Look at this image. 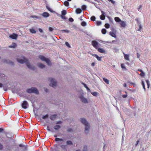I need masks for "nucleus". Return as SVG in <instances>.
Here are the masks:
<instances>
[{
	"mask_svg": "<svg viewBox=\"0 0 151 151\" xmlns=\"http://www.w3.org/2000/svg\"><path fill=\"white\" fill-rule=\"evenodd\" d=\"M17 60L18 62L21 64L25 63L28 68L32 70L35 69V67L31 65L28 60L23 56L21 57V58H17Z\"/></svg>",
	"mask_w": 151,
	"mask_h": 151,
	"instance_id": "f257e3e1",
	"label": "nucleus"
},
{
	"mask_svg": "<svg viewBox=\"0 0 151 151\" xmlns=\"http://www.w3.org/2000/svg\"><path fill=\"white\" fill-rule=\"evenodd\" d=\"M81 122L84 124L85 126V132L86 134L88 133L90 129V126L89 124L84 119H81Z\"/></svg>",
	"mask_w": 151,
	"mask_h": 151,
	"instance_id": "f03ea898",
	"label": "nucleus"
},
{
	"mask_svg": "<svg viewBox=\"0 0 151 151\" xmlns=\"http://www.w3.org/2000/svg\"><path fill=\"white\" fill-rule=\"evenodd\" d=\"M27 92L29 93H34L37 94L38 93V91L37 89L34 87L27 89Z\"/></svg>",
	"mask_w": 151,
	"mask_h": 151,
	"instance_id": "7ed1b4c3",
	"label": "nucleus"
},
{
	"mask_svg": "<svg viewBox=\"0 0 151 151\" xmlns=\"http://www.w3.org/2000/svg\"><path fill=\"white\" fill-rule=\"evenodd\" d=\"M39 58L42 61L45 62L48 65H51V62L49 59L46 58L45 57L42 55L40 56Z\"/></svg>",
	"mask_w": 151,
	"mask_h": 151,
	"instance_id": "20e7f679",
	"label": "nucleus"
},
{
	"mask_svg": "<svg viewBox=\"0 0 151 151\" xmlns=\"http://www.w3.org/2000/svg\"><path fill=\"white\" fill-rule=\"evenodd\" d=\"M49 80L50 82V86L53 87H55L57 85V82L56 80L52 78H50Z\"/></svg>",
	"mask_w": 151,
	"mask_h": 151,
	"instance_id": "39448f33",
	"label": "nucleus"
},
{
	"mask_svg": "<svg viewBox=\"0 0 151 151\" xmlns=\"http://www.w3.org/2000/svg\"><path fill=\"white\" fill-rule=\"evenodd\" d=\"M79 98L81 101L85 104H86L88 103V100L87 98L84 97V96L82 94L81 95Z\"/></svg>",
	"mask_w": 151,
	"mask_h": 151,
	"instance_id": "423d86ee",
	"label": "nucleus"
},
{
	"mask_svg": "<svg viewBox=\"0 0 151 151\" xmlns=\"http://www.w3.org/2000/svg\"><path fill=\"white\" fill-rule=\"evenodd\" d=\"M92 45L96 49H97L99 47V43L95 41H93L92 42Z\"/></svg>",
	"mask_w": 151,
	"mask_h": 151,
	"instance_id": "0eeeda50",
	"label": "nucleus"
},
{
	"mask_svg": "<svg viewBox=\"0 0 151 151\" xmlns=\"http://www.w3.org/2000/svg\"><path fill=\"white\" fill-rule=\"evenodd\" d=\"M28 104L27 102L26 101H24L22 103V106L23 108L24 109H26L27 108V106H28Z\"/></svg>",
	"mask_w": 151,
	"mask_h": 151,
	"instance_id": "6e6552de",
	"label": "nucleus"
},
{
	"mask_svg": "<svg viewBox=\"0 0 151 151\" xmlns=\"http://www.w3.org/2000/svg\"><path fill=\"white\" fill-rule=\"evenodd\" d=\"M63 142L61 143V144L60 145V146L61 148V149L65 150H66V145H65L63 144Z\"/></svg>",
	"mask_w": 151,
	"mask_h": 151,
	"instance_id": "1a4fd4ad",
	"label": "nucleus"
},
{
	"mask_svg": "<svg viewBox=\"0 0 151 151\" xmlns=\"http://www.w3.org/2000/svg\"><path fill=\"white\" fill-rule=\"evenodd\" d=\"M97 49L98 51L100 53L104 54L106 53L105 50L103 48H98Z\"/></svg>",
	"mask_w": 151,
	"mask_h": 151,
	"instance_id": "9d476101",
	"label": "nucleus"
},
{
	"mask_svg": "<svg viewBox=\"0 0 151 151\" xmlns=\"http://www.w3.org/2000/svg\"><path fill=\"white\" fill-rule=\"evenodd\" d=\"M101 12L102 13V14L100 16V18L101 19L104 20L105 19V13L103 11H101Z\"/></svg>",
	"mask_w": 151,
	"mask_h": 151,
	"instance_id": "9b49d317",
	"label": "nucleus"
},
{
	"mask_svg": "<svg viewBox=\"0 0 151 151\" xmlns=\"http://www.w3.org/2000/svg\"><path fill=\"white\" fill-rule=\"evenodd\" d=\"M9 37L12 39H16L17 37V35L14 33L12 35H10Z\"/></svg>",
	"mask_w": 151,
	"mask_h": 151,
	"instance_id": "f8f14e48",
	"label": "nucleus"
},
{
	"mask_svg": "<svg viewBox=\"0 0 151 151\" xmlns=\"http://www.w3.org/2000/svg\"><path fill=\"white\" fill-rule=\"evenodd\" d=\"M124 58L126 60L129 61V55L125 54L124 52H123Z\"/></svg>",
	"mask_w": 151,
	"mask_h": 151,
	"instance_id": "ddd939ff",
	"label": "nucleus"
},
{
	"mask_svg": "<svg viewBox=\"0 0 151 151\" xmlns=\"http://www.w3.org/2000/svg\"><path fill=\"white\" fill-rule=\"evenodd\" d=\"M41 15L44 17H47L50 16L49 14L48 13L46 12H43Z\"/></svg>",
	"mask_w": 151,
	"mask_h": 151,
	"instance_id": "4468645a",
	"label": "nucleus"
},
{
	"mask_svg": "<svg viewBox=\"0 0 151 151\" xmlns=\"http://www.w3.org/2000/svg\"><path fill=\"white\" fill-rule=\"evenodd\" d=\"M37 66L40 68H43L45 67V65L41 63H39L37 65Z\"/></svg>",
	"mask_w": 151,
	"mask_h": 151,
	"instance_id": "2eb2a0df",
	"label": "nucleus"
},
{
	"mask_svg": "<svg viewBox=\"0 0 151 151\" xmlns=\"http://www.w3.org/2000/svg\"><path fill=\"white\" fill-rule=\"evenodd\" d=\"M93 56L96 58L97 60L98 61H101V59H102V57H99V56L97 55V54H94L93 55Z\"/></svg>",
	"mask_w": 151,
	"mask_h": 151,
	"instance_id": "dca6fc26",
	"label": "nucleus"
},
{
	"mask_svg": "<svg viewBox=\"0 0 151 151\" xmlns=\"http://www.w3.org/2000/svg\"><path fill=\"white\" fill-rule=\"evenodd\" d=\"M55 140L56 142L60 141V142H63L64 141V139L63 138H56L55 139Z\"/></svg>",
	"mask_w": 151,
	"mask_h": 151,
	"instance_id": "f3484780",
	"label": "nucleus"
},
{
	"mask_svg": "<svg viewBox=\"0 0 151 151\" xmlns=\"http://www.w3.org/2000/svg\"><path fill=\"white\" fill-rule=\"evenodd\" d=\"M121 26L123 27H124L126 26V23L125 22L123 21H121L120 23Z\"/></svg>",
	"mask_w": 151,
	"mask_h": 151,
	"instance_id": "a211bd4d",
	"label": "nucleus"
},
{
	"mask_svg": "<svg viewBox=\"0 0 151 151\" xmlns=\"http://www.w3.org/2000/svg\"><path fill=\"white\" fill-rule=\"evenodd\" d=\"M46 8L49 11L51 12H54V11L51 8H50V6L48 5H47L46 6Z\"/></svg>",
	"mask_w": 151,
	"mask_h": 151,
	"instance_id": "6ab92c4d",
	"label": "nucleus"
},
{
	"mask_svg": "<svg viewBox=\"0 0 151 151\" xmlns=\"http://www.w3.org/2000/svg\"><path fill=\"white\" fill-rule=\"evenodd\" d=\"M60 128V126L59 125H56L54 126V128L56 130H58Z\"/></svg>",
	"mask_w": 151,
	"mask_h": 151,
	"instance_id": "aec40b11",
	"label": "nucleus"
},
{
	"mask_svg": "<svg viewBox=\"0 0 151 151\" xmlns=\"http://www.w3.org/2000/svg\"><path fill=\"white\" fill-rule=\"evenodd\" d=\"M82 10L78 8L76 9V12L77 14H80L81 13Z\"/></svg>",
	"mask_w": 151,
	"mask_h": 151,
	"instance_id": "412c9836",
	"label": "nucleus"
},
{
	"mask_svg": "<svg viewBox=\"0 0 151 151\" xmlns=\"http://www.w3.org/2000/svg\"><path fill=\"white\" fill-rule=\"evenodd\" d=\"M91 94L93 96H97L99 94V93L96 92H92L91 93Z\"/></svg>",
	"mask_w": 151,
	"mask_h": 151,
	"instance_id": "4be33fe9",
	"label": "nucleus"
},
{
	"mask_svg": "<svg viewBox=\"0 0 151 151\" xmlns=\"http://www.w3.org/2000/svg\"><path fill=\"white\" fill-rule=\"evenodd\" d=\"M56 115H53L50 116V118L52 120H54L55 117H56Z\"/></svg>",
	"mask_w": 151,
	"mask_h": 151,
	"instance_id": "5701e85b",
	"label": "nucleus"
},
{
	"mask_svg": "<svg viewBox=\"0 0 151 151\" xmlns=\"http://www.w3.org/2000/svg\"><path fill=\"white\" fill-rule=\"evenodd\" d=\"M87 151V146H84L83 149V151ZM76 151H81L80 150H76Z\"/></svg>",
	"mask_w": 151,
	"mask_h": 151,
	"instance_id": "b1692460",
	"label": "nucleus"
},
{
	"mask_svg": "<svg viewBox=\"0 0 151 151\" xmlns=\"http://www.w3.org/2000/svg\"><path fill=\"white\" fill-rule=\"evenodd\" d=\"M115 20L117 22H120L121 20L118 17H115L114 18Z\"/></svg>",
	"mask_w": 151,
	"mask_h": 151,
	"instance_id": "393cba45",
	"label": "nucleus"
},
{
	"mask_svg": "<svg viewBox=\"0 0 151 151\" xmlns=\"http://www.w3.org/2000/svg\"><path fill=\"white\" fill-rule=\"evenodd\" d=\"M66 144L67 145H72L73 143L70 140L67 141L66 142Z\"/></svg>",
	"mask_w": 151,
	"mask_h": 151,
	"instance_id": "a878e982",
	"label": "nucleus"
},
{
	"mask_svg": "<svg viewBox=\"0 0 151 151\" xmlns=\"http://www.w3.org/2000/svg\"><path fill=\"white\" fill-rule=\"evenodd\" d=\"M109 34L112 37H116V36L115 33L113 32H110Z\"/></svg>",
	"mask_w": 151,
	"mask_h": 151,
	"instance_id": "bb28decb",
	"label": "nucleus"
},
{
	"mask_svg": "<svg viewBox=\"0 0 151 151\" xmlns=\"http://www.w3.org/2000/svg\"><path fill=\"white\" fill-rule=\"evenodd\" d=\"M103 80L107 84H109V81L107 79L103 78Z\"/></svg>",
	"mask_w": 151,
	"mask_h": 151,
	"instance_id": "cd10ccee",
	"label": "nucleus"
},
{
	"mask_svg": "<svg viewBox=\"0 0 151 151\" xmlns=\"http://www.w3.org/2000/svg\"><path fill=\"white\" fill-rule=\"evenodd\" d=\"M16 46V44L15 43H13L12 45H11L9 46V47L14 48Z\"/></svg>",
	"mask_w": 151,
	"mask_h": 151,
	"instance_id": "c85d7f7f",
	"label": "nucleus"
},
{
	"mask_svg": "<svg viewBox=\"0 0 151 151\" xmlns=\"http://www.w3.org/2000/svg\"><path fill=\"white\" fill-rule=\"evenodd\" d=\"M61 31L62 32V33H68L70 32L69 30L68 29L62 30H61Z\"/></svg>",
	"mask_w": 151,
	"mask_h": 151,
	"instance_id": "c756f323",
	"label": "nucleus"
},
{
	"mask_svg": "<svg viewBox=\"0 0 151 151\" xmlns=\"http://www.w3.org/2000/svg\"><path fill=\"white\" fill-rule=\"evenodd\" d=\"M82 84L84 86V87L87 89V91H90V89L87 87L86 84L83 83H82Z\"/></svg>",
	"mask_w": 151,
	"mask_h": 151,
	"instance_id": "7c9ffc66",
	"label": "nucleus"
},
{
	"mask_svg": "<svg viewBox=\"0 0 151 151\" xmlns=\"http://www.w3.org/2000/svg\"><path fill=\"white\" fill-rule=\"evenodd\" d=\"M64 4L65 6H68L69 5V2L66 1H65L64 2Z\"/></svg>",
	"mask_w": 151,
	"mask_h": 151,
	"instance_id": "2f4dec72",
	"label": "nucleus"
},
{
	"mask_svg": "<svg viewBox=\"0 0 151 151\" xmlns=\"http://www.w3.org/2000/svg\"><path fill=\"white\" fill-rule=\"evenodd\" d=\"M30 31L32 33H35L36 32V31L35 29H30Z\"/></svg>",
	"mask_w": 151,
	"mask_h": 151,
	"instance_id": "473e14b6",
	"label": "nucleus"
},
{
	"mask_svg": "<svg viewBox=\"0 0 151 151\" xmlns=\"http://www.w3.org/2000/svg\"><path fill=\"white\" fill-rule=\"evenodd\" d=\"M101 32H102V33L103 34H105L106 33V30L105 29H102Z\"/></svg>",
	"mask_w": 151,
	"mask_h": 151,
	"instance_id": "72a5a7b5",
	"label": "nucleus"
},
{
	"mask_svg": "<svg viewBox=\"0 0 151 151\" xmlns=\"http://www.w3.org/2000/svg\"><path fill=\"white\" fill-rule=\"evenodd\" d=\"M86 25V23L85 22H83L81 23V25L83 26H85Z\"/></svg>",
	"mask_w": 151,
	"mask_h": 151,
	"instance_id": "f704fd0d",
	"label": "nucleus"
},
{
	"mask_svg": "<svg viewBox=\"0 0 151 151\" xmlns=\"http://www.w3.org/2000/svg\"><path fill=\"white\" fill-rule=\"evenodd\" d=\"M138 26L139 27V28L138 29V31H141V29H142V27L141 25V24H139Z\"/></svg>",
	"mask_w": 151,
	"mask_h": 151,
	"instance_id": "c9c22d12",
	"label": "nucleus"
},
{
	"mask_svg": "<svg viewBox=\"0 0 151 151\" xmlns=\"http://www.w3.org/2000/svg\"><path fill=\"white\" fill-rule=\"evenodd\" d=\"M48 117V114H46L45 116H43L42 118L43 119H45Z\"/></svg>",
	"mask_w": 151,
	"mask_h": 151,
	"instance_id": "e433bc0d",
	"label": "nucleus"
},
{
	"mask_svg": "<svg viewBox=\"0 0 151 151\" xmlns=\"http://www.w3.org/2000/svg\"><path fill=\"white\" fill-rule=\"evenodd\" d=\"M146 82L147 83V86L148 88H149V85H150V81L149 80H146Z\"/></svg>",
	"mask_w": 151,
	"mask_h": 151,
	"instance_id": "4c0bfd02",
	"label": "nucleus"
},
{
	"mask_svg": "<svg viewBox=\"0 0 151 151\" xmlns=\"http://www.w3.org/2000/svg\"><path fill=\"white\" fill-rule=\"evenodd\" d=\"M142 87H143V89L145 90L146 89H145V83H144V81H142Z\"/></svg>",
	"mask_w": 151,
	"mask_h": 151,
	"instance_id": "58836bf2",
	"label": "nucleus"
},
{
	"mask_svg": "<svg viewBox=\"0 0 151 151\" xmlns=\"http://www.w3.org/2000/svg\"><path fill=\"white\" fill-rule=\"evenodd\" d=\"M96 19V17L94 16H92L91 18V19L93 21H94Z\"/></svg>",
	"mask_w": 151,
	"mask_h": 151,
	"instance_id": "ea45409f",
	"label": "nucleus"
},
{
	"mask_svg": "<svg viewBox=\"0 0 151 151\" xmlns=\"http://www.w3.org/2000/svg\"><path fill=\"white\" fill-rule=\"evenodd\" d=\"M65 45L68 47L70 48V46L68 42H65Z\"/></svg>",
	"mask_w": 151,
	"mask_h": 151,
	"instance_id": "a19ab883",
	"label": "nucleus"
},
{
	"mask_svg": "<svg viewBox=\"0 0 151 151\" xmlns=\"http://www.w3.org/2000/svg\"><path fill=\"white\" fill-rule=\"evenodd\" d=\"M109 26L110 25L108 24H105V27L107 29L109 28Z\"/></svg>",
	"mask_w": 151,
	"mask_h": 151,
	"instance_id": "79ce46f5",
	"label": "nucleus"
},
{
	"mask_svg": "<svg viewBox=\"0 0 151 151\" xmlns=\"http://www.w3.org/2000/svg\"><path fill=\"white\" fill-rule=\"evenodd\" d=\"M86 6L85 5H83L81 7V8L83 10H85L86 9Z\"/></svg>",
	"mask_w": 151,
	"mask_h": 151,
	"instance_id": "37998d69",
	"label": "nucleus"
},
{
	"mask_svg": "<svg viewBox=\"0 0 151 151\" xmlns=\"http://www.w3.org/2000/svg\"><path fill=\"white\" fill-rule=\"evenodd\" d=\"M66 14V12L65 10H63L62 12V14L63 15H65Z\"/></svg>",
	"mask_w": 151,
	"mask_h": 151,
	"instance_id": "c03bdc74",
	"label": "nucleus"
},
{
	"mask_svg": "<svg viewBox=\"0 0 151 151\" xmlns=\"http://www.w3.org/2000/svg\"><path fill=\"white\" fill-rule=\"evenodd\" d=\"M101 24V22L100 21H97V24L98 26L100 25Z\"/></svg>",
	"mask_w": 151,
	"mask_h": 151,
	"instance_id": "a18cd8bd",
	"label": "nucleus"
},
{
	"mask_svg": "<svg viewBox=\"0 0 151 151\" xmlns=\"http://www.w3.org/2000/svg\"><path fill=\"white\" fill-rule=\"evenodd\" d=\"M121 67L122 68L126 69V68L125 67L124 64H121Z\"/></svg>",
	"mask_w": 151,
	"mask_h": 151,
	"instance_id": "49530a36",
	"label": "nucleus"
},
{
	"mask_svg": "<svg viewBox=\"0 0 151 151\" xmlns=\"http://www.w3.org/2000/svg\"><path fill=\"white\" fill-rule=\"evenodd\" d=\"M140 75L141 76H144L145 75V73L143 72V71L140 74Z\"/></svg>",
	"mask_w": 151,
	"mask_h": 151,
	"instance_id": "de8ad7c7",
	"label": "nucleus"
},
{
	"mask_svg": "<svg viewBox=\"0 0 151 151\" xmlns=\"http://www.w3.org/2000/svg\"><path fill=\"white\" fill-rule=\"evenodd\" d=\"M69 21L70 22H73V19L72 18H70L69 19Z\"/></svg>",
	"mask_w": 151,
	"mask_h": 151,
	"instance_id": "09e8293b",
	"label": "nucleus"
},
{
	"mask_svg": "<svg viewBox=\"0 0 151 151\" xmlns=\"http://www.w3.org/2000/svg\"><path fill=\"white\" fill-rule=\"evenodd\" d=\"M141 7H142V6L140 5L139 6V8L138 9V10L140 12L141 11Z\"/></svg>",
	"mask_w": 151,
	"mask_h": 151,
	"instance_id": "8fccbe9b",
	"label": "nucleus"
},
{
	"mask_svg": "<svg viewBox=\"0 0 151 151\" xmlns=\"http://www.w3.org/2000/svg\"><path fill=\"white\" fill-rule=\"evenodd\" d=\"M49 30L50 31L52 32L53 30V29L51 27H49Z\"/></svg>",
	"mask_w": 151,
	"mask_h": 151,
	"instance_id": "3c124183",
	"label": "nucleus"
},
{
	"mask_svg": "<svg viewBox=\"0 0 151 151\" xmlns=\"http://www.w3.org/2000/svg\"><path fill=\"white\" fill-rule=\"evenodd\" d=\"M4 77H5V75L4 74H1L0 75V78H3Z\"/></svg>",
	"mask_w": 151,
	"mask_h": 151,
	"instance_id": "603ef678",
	"label": "nucleus"
},
{
	"mask_svg": "<svg viewBox=\"0 0 151 151\" xmlns=\"http://www.w3.org/2000/svg\"><path fill=\"white\" fill-rule=\"evenodd\" d=\"M127 95L125 94V95H122V96L123 98H126L127 97Z\"/></svg>",
	"mask_w": 151,
	"mask_h": 151,
	"instance_id": "864d4df0",
	"label": "nucleus"
},
{
	"mask_svg": "<svg viewBox=\"0 0 151 151\" xmlns=\"http://www.w3.org/2000/svg\"><path fill=\"white\" fill-rule=\"evenodd\" d=\"M47 129L49 131H51V130L50 129V128H49V127L48 126H47Z\"/></svg>",
	"mask_w": 151,
	"mask_h": 151,
	"instance_id": "5fc2aeb1",
	"label": "nucleus"
},
{
	"mask_svg": "<svg viewBox=\"0 0 151 151\" xmlns=\"http://www.w3.org/2000/svg\"><path fill=\"white\" fill-rule=\"evenodd\" d=\"M31 17L33 18H35L36 19L38 18V17L36 16H32Z\"/></svg>",
	"mask_w": 151,
	"mask_h": 151,
	"instance_id": "6e6d98bb",
	"label": "nucleus"
},
{
	"mask_svg": "<svg viewBox=\"0 0 151 151\" xmlns=\"http://www.w3.org/2000/svg\"><path fill=\"white\" fill-rule=\"evenodd\" d=\"M61 123H62L61 121H59L57 122H56V124H61Z\"/></svg>",
	"mask_w": 151,
	"mask_h": 151,
	"instance_id": "4d7b16f0",
	"label": "nucleus"
},
{
	"mask_svg": "<svg viewBox=\"0 0 151 151\" xmlns=\"http://www.w3.org/2000/svg\"><path fill=\"white\" fill-rule=\"evenodd\" d=\"M139 140H137V142H136V143L135 144V146H137V145H138V144H139Z\"/></svg>",
	"mask_w": 151,
	"mask_h": 151,
	"instance_id": "13d9d810",
	"label": "nucleus"
},
{
	"mask_svg": "<svg viewBox=\"0 0 151 151\" xmlns=\"http://www.w3.org/2000/svg\"><path fill=\"white\" fill-rule=\"evenodd\" d=\"M3 145L1 144H0V150H1L3 148Z\"/></svg>",
	"mask_w": 151,
	"mask_h": 151,
	"instance_id": "bf43d9fd",
	"label": "nucleus"
},
{
	"mask_svg": "<svg viewBox=\"0 0 151 151\" xmlns=\"http://www.w3.org/2000/svg\"><path fill=\"white\" fill-rule=\"evenodd\" d=\"M3 87L4 88V86L2 84V83H0V87Z\"/></svg>",
	"mask_w": 151,
	"mask_h": 151,
	"instance_id": "052dcab7",
	"label": "nucleus"
},
{
	"mask_svg": "<svg viewBox=\"0 0 151 151\" xmlns=\"http://www.w3.org/2000/svg\"><path fill=\"white\" fill-rule=\"evenodd\" d=\"M91 65L92 66H94L95 65V63H91Z\"/></svg>",
	"mask_w": 151,
	"mask_h": 151,
	"instance_id": "680f3d73",
	"label": "nucleus"
},
{
	"mask_svg": "<svg viewBox=\"0 0 151 151\" xmlns=\"http://www.w3.org/2000/svg\"><path fill=\"white\" fill-rule=\"evenodd\" d=\"M3 130V129L1 128H0V132H2Z\"/></svg>",
	"mask_w": 151,
	"mask_h": 151,
	"instance_id": "e2e57ef3",
	"label": "nucleus"
},
{
	"mask_svg": "<svg viewBox=\"0 0 151 151\" xmlns=\"http://www.w3.org/2000/svg\"><path fill=\"white\" fill-rule=\"evenodd\" d=\"M19 146L20 147H24V146H23V145H22V144H20L19 145Z\"/></svg>",
	"mask_w": 151,
	"mask_h": 151,
	"instance_id": "0e129e2a",
	"label": "nucleus"
},
{
	"mask_svg": "<svg viewBox=\"0 0 151 151\" xmlns=\"http://www.w3.org/2000/svg\"><path fill=\"white\" fill-rule=\"evenodd\" d=\"M44 91H45L46 92H48V90L46 88H44Z\"/></svg>",
	"mask_w": 151,
	"mask_h": 151,
	"instance_id": "69168bd1",
	"label": "nucleus"
},
{
	"mask_svg": "<svg viewBox=\"0 0 151 151\" xmlns=\"http://www.w3.org/2000/svg\"><path fill=\"white\" fill-rule=\"evenodd\" d=\"M39 31L41 32H42V30L41 29H39Z\"/></svg>",
	"mask_w": 151,
	"mask_h": 151,
	"instance_id": "338daca9",
	"label": "nucleus"
},
{
	"mask_svg": "<svg viewBox=\"0 0 151 151\" xmlns=\"http://www.w3.org/2000/svg\"><path fill=\"white\" fill-rule=\"evenodd\" d=\"M123 86H124V87H127V85L126 84V83H124V84Z\"/></svg>",
	"mask_w": 151,
	"mask_h": 151,
	"instance_id": "774afa93",
	"label": "nucleus"
}]
</instances>
